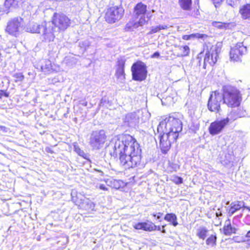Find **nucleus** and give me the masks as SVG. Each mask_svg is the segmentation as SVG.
I'll list each match as a JSON object with an SVG mask.
<instances>
[{
  "label": "nucleus",
  "mask_w": 250,
  "mask_h": 250,
  "mask_svg": "<svg viewBox=\"0 0 250 250\" xmlns=\"http://www.w3.org/2000/svg\"><path fill=\"white\" fill-rule=\"evenodd\" d=\"M113 152L111 156H119L120 164L125 169L139 166L141 161V149L136 140L131 136L121 134L115 137L111 142Z\"/></svg>",
  "instance_id": "f257e3e1"
},
{
  "label": "nucleus",
  "mask_w": 250,
  "mask_h": 250,
  "mask_svg": "<svg viewBox=\"0 0 250 250\" xmlns=\"http://www.w3.org/2000/svg\"><path fill=\"white\" fill-rule=\"evenodd\" d=\"M182 128L181 120L173 115L166 118L160 122L157 127V132L159 133L160 146L163 153H167L171 144L178 138Z\"/></svg>",
  "instance_id": "f03ea898"
},
{
  "label": "nucleus",
  "mask_w": 250,
  "mask_h": 250,
  "mask_svg": "<svg viewBox=\"0 0 250 250\" xmlns=\"http://www.w3.org/2000/svg\"><path fill=\"white\" fill-rule=\"evenodd\" d=\"M27 30L28 32L33 33H42V38L45 42L53 41L55 37L54 28L50 22H44L41 25L36 23H33L27 28Z\"/></svg>",
  "instance_id": "7ed1b4c3"
},
{
  "label": "nucleus",
  "mask_w": 250,
  "mask_h": 250,
  "mask_svg": "<svg viewBox=\"0 0 250 250\" xmlns=\"http://www.w3.org/2000/svg\"><path fill=\"white\" fill-rule=\"evenodd\" d=\"M223 90V103L231 107L238 106L242 101L240 91L236 87L231 85L224 86Z\"/></svg>",
  "instance_id": "20e7f679"
},
{
  "label": "nucleus",
  "mask_w": 250,
  "mask_h": 250,
  "mask_svg": "<svg viewBox=\"0 0 250 250\" xmlns=\"http://www.w3.org/2000/svg\"><path fill=\"white\" fill-rule=\"evenodd\" d=\"M147 10L146 5L143 3L142 2L138 3L134 8V14L135 18H139V20L133 21H130L126 24L127 28H130L132 27L134 28H137L140 26L145 24L146 21L145 19V14Z\"/></svg>",
  "instance_id": "39448f33"
},
{
  "label": "nucleus",
  "mask_w": 250,
  "mask_h": 250,
  "mask_svg": "<svg viewBox=\"0 0 250 250\" xmlns=\"http://www.w3.org/2000/svg\"><path fill=\"white\" fill-rule=\"evenodd\" d=\"M106 138L104 130L93 131L90 135L88 144L93 150H99L104 146Z\"/></svg>",
  "instance_id": "423d86ee"
},
{
  "label": "nucleus",
  "mask_w": 250,
  "mask_h": 250,
  "mask_svg": "<svg viewBox=\"0 0 250 250\" xmlns=\"http://www.w3.org/2000/svg\"><path fill=\"white\" fill-rule=\"evenodd\" d=\"M223 103V94L216 91L212 92L208 101V107L209 111L220 114L221 104Z\"/></svg>",
  "instance_id": "0eeeda50"
},
{
  "label": "nucleus",
  "mask_w": 250,
  "mask_h": 250,
  "mask_svg": "<svg viewBox=\"0 0 250 250\" xmlns=\"http://www.w3.org/2000/svg\"><path fill=\"white\" fill-rule=\"evenodd\" d=\"M131 72L133 80L142 81L146 77V67L145 64L141 61H137L132 64Z\"/></svg>",
  "instance_id": "6e6552de"
},
{
  "label": "nucleus",
  "mask_w": 250,
  "mask_h": 250,
  "mask_svg": "<svg viewBox=\"0 0 250 250\" xmlns=\"http://www.w3.org/2000/svg\"><path fill=\"white\" fill-rule=\"evenodd\" d=\"M124 9L121 6H113L107 9L105 15V21L109 23H113L119 21L123 16Z\"/></svg>",
  "instance_id": "1a4fd4ad"
},
{
  "label": "nucleus",
  "mask_w": 250,
  "mask_h": 250,
  "mask_svg": "<svg viewBox=\"0 0 250 250\" xmlns=\"http://www.w3.org/2000/svg\"><path fill=\"white\" fill-rule=\"evenodd\" d=\"M50 22L52 23L53 27L54 25L59 30L64 31L70 25L71 21L66 15L63 13H55L52 21Z\"/></svg>",
  "instance_id": "9d476101"
},
{
  "label": "nucleus",
  "mask_w": 250,
  "mask_h": 250,
  "mask_svg": "<svg viewBox=\"0 0 250 250\" xmlns=\"http://www.w3.org/2000/svg\"><path fill=\"white\" fill-rule=\"evenodd\" d=\"M220 51V49L217 45H212L209 49L208 48L204 59L203 68L206 69L207 64L212 66L216 62Z\"/></svg>",
  "instance_id": "9b49d317"
},
{
  "label": "nucleus",
  "mask_w": 250,
  "mask_h": 250,
  "mask_svg": "<svg viewBox=\"0 0 250 250\" xmlns=\"http://www.w3.org/2000/svg\"><path fill=\"white\" fill-rule=\"evenodd\" d=\"M247 47L242 42H239L231 48L229 55L230 59L233 62H241L242 56L247 53Z\"/></svg>",
  "instance_id": "f8f14e48"
},
{
  "label": "nucleus",
  "mask_w": 250,
  "mask_h": 250,
  "mask_svg": "<svg viewBox=\"0 0 250 250\" xmlns=\"http://www.w3.org/2000/svg\"><path fill=\"white\" fill-rule=\"evenodd\" d=\"M230 119L227 117L221 120H217L211 123L209 126V133L212 135H215L221 133L225 126L229 124Z\"/></svg>",
  "instance_id": "ddd939ff"
},
{
  "label": "nucleus",
  "mask_w": 250,
  "mask_h": 250,
  "mask_svg": "<svg viewBox=\"0 0 250 250\" xmlns=\"http://www.w3.org/2000/svg\"><path fill=\"white\" fill-rule=\"evenodd\" d=\"M22 20L21 18H14L7 22L5 31L9 34L17 37L20 33V30L21 28V21Z\"/></svg>",
  "instance_id": "4468645a"
},
{
  "label": "nucleus",
  "mask_w": 250,
  "mask_h": 250,
  "mask_svg": "<svg viewBox=\"0 0 250 250\" xmlns=\"http://www.w3.org/2000/svg\"><path fill=\"white\" fill-rule=\"evenodd\" d=\"M125 60L124 58H121L117 62L116 70V76L118 80L121 83H124L125 78Z\"/></svg>",
  "instance_id": "2eb2a0df"
},
{
  "label": "nucleus",
  "mask_w": 250,
  "mask_h": 250,
  "mask_svg": "<svg viewBox=\"0 0 250 250\" xmlns=\"http://www.w3.org/2000/svg\"><path fill=\"white\" fill-rule=\"evenodd\" d=\"M21 1L22 0H5L4 2L5 9H2L0 8V16L3 15L4 13L8 14L9 12L8 9L11 6L16 7Z\"/></svg>",
  "instance_id": "dca6fc26"
},
{
  "label": "nucleus",
  "mask_w": 250,
  "mask_h": 250,
  "mask_svg": "<svg viewBox=\"0 0 250 250\" xmlns=\"http://www.w3.org/2000/svg\"><path fill=\"white\" fill-rule=\"evenodd\" d=\"M244 207V203L243 201H235L230 205L228 210V214L229 216L233 215L237 211Z\"/></svg>",
  "instance_id": "f3484780"
},
{
  "label": "nucleus",
  "mask_w": 250,
  "mask_h": 250,
  "mask_svg": "<svg viewBox=\"0 0 250 250\" xmlns=\"http://www.w3.org/2000/svg\"><path fill=\"white\" fill-rule=\"evenodd\" d=\"M80 207L87 211H92L95 208V204L88 199H84L81 202Z\"/></svg>",
  "instance_id": "a211bd4d"
},
{
  "label": "nucleus",
  "mask_w": 250,
  "mask_h": 250,
  "mask_svg": "<svg viewBox=\"0 0 250 250\" xmlns=\"http://www.w3.org/2000/svg\"><path fill=\"white\" fill-rule=\"evenodd\" d=\"M237 230V229L231 225L229 220L226 221L223 228V231L225 235L229 236L233 233H236Z\"/></svg>",
  "instance_id": "6ab92c4d"
},
{
  "label": "nucleus",
  "mask_w": 250,
  "mask_h": 250,
  "mask_svg": "<svg viewBox=\"0 0 250 250\" xmlns=\"http://www.w3.org/2000/svg\"><path fill=\"white\" fill-rule=\"evenodd\" d=\"M209 230L205 226L199 227L196 230V235L200 239L204 240L208 235Z\"/></svg>",
  "instance_id": "aec40b11"
},
{
  "label": "nucleus",
  "mask_w": 250,
  "mask_h": 250,
  "mask_svg": "<svg viewBox=\"0 0 250 250\" xmlns=\"http://www.w3.org/2000/svg\"><path fill=\"white\" fill-rule=\"evenodd\" d=\"M138 118L134 113L128 114L125 118V122L127 123V125L132 127L136 125L138 123Z\"/></svg>",
  "instance_id": "412c9836"
},
{
  "label": "nucleus",
  "mask_w": 250,
  "mask_h": 250,
  "mask_svg": "<svg viewBox=\"0 0 250 250\" xmlns=\"http://www.w3.org/2000/svg\"><path fill=\"white\" fill-rule=\"evenodd\" d=\"M241 17L243 19H248L250 18V4H247L242 6L239 10Z\"/></svg>",
  "instance_id": "4be33fe9"
},
{
  "label": "nucleus",
  "mask_w": 250,
  "mask_h": 250,
  "mask_svg": "<svg viewBox=\"0 0 250 250\" xmlns=\"http://www.w3.org/2000/svg\"><path fill=\"white\" fill-rule=\"evenodd\" d=\"M164 219L171 223L174 227H176L178 225L177 217L174 213H171L166 214L164 217Z\"/></svg>",
  "instance_id": "5701e85b"
},
{
  "label": "nucleus",
  "mask_w": 250,
  "mask_h": 250,
  "mask_svg": "<svg viewBox=\"0 0 250 250\" xmlns=\"http://www.w3.org/2000/svg\"><path fill=\"white\" fill-rule=\"evenodd\" d=\"M178 3L184 10L189 11L191 9L192 0H179Z\"/></svg>",
  "instance_id": "b1692460"
},
{
  "label": "nucleus",
  "mask_w": 250,
  "mask_h": 250,
  "mask_svg": "<svg viewBox=\"0 0 250 250\" xmlns=\"http://www.w3.org/2000/svg\"><path fill=\"white\" fill-rule=\"evenodd\" d=\"M43 62L44 64H42L41 66V69L42 71L44 72L45 74L49 73L52 69L51 61L48 60H45Z\"/></svg>",
  "instance_id": "393cba45"
},
{
  "label": "nucleus",
  "mask_w": 250,
  "mask_h": 250,
  "mask_svg": "<svg viewBox=\"0 0 250 250\" xmlns=\"http://www.w3.org/2000/svg\"><path fill=\"white\" fill-rule=\"evenodd\" d=\"M217 236L215 233H214L206 239V244L207 245L210 247H214L216 245Z\"/></svg>",
  "instance_id": "a878e982"
},
{
  "label": "nucleus",
  "mask_w": 250,
  "mask_h": 250,
  "mask_svg": "<svg viewBox=\"0 0 250 250\" xmlns=\"http://www.w3.org/2000/svg\"><path fill=\"white\" fill-rule=\"evenodd\" d=\"M234 156L232 155L228 154L225 155V158L222 160V164L228 167L233 166Z\"/></svg>",
  "instance_id": "bb28decb"
},
{
  "label": "nucleus",
  "mask_w": 250,
  "mask_h": 250,
  "mask_svg": "<svg viewBox=\"0 0 250 250\" xmlns=\"http://www.w3.org/2000/svg\"><path fill=\"white\" fill-rule=\"evenodd\" d=\"M237 114L239 117H250V112L244 109L243 107L239 108L237 110Z\"/></svg>",
  "instance_id": "cd10ccee"
},
{
  "label": "nucleus",
  "mask_w": 250,
  "mask_h": 250,
  "mask_svg": "<svg viewBox=\"0 0 250 250\" xmlns=\"http://www.w3.org/2000/svg\"><path fill=\"white\" fill-rule=\"evenodd\" d=\"M74 146V151L80 156L86 158L87 156V154L83 150H82L79 146L78 145V144L76 143H74L73 144Z\"/></svg>",
  "instance_id": "c85d7f7f"
},
{
  "label": "nucleus",
  "mask_w": 250,
  "mask_h": 250,
  "mask_svg": "<svg viewBox=\"0 0 250 250\" xmlns=\"http://www.w3.org/2000/svg\"><path fill=\"white\" fill-rule=\"evenodd\" d=\"M229 23L221 22L218 21H214L212 22V25L214 27L218 29H227L229 26Z\"/></svg>",
  "instance_id": "c756f323"
},
{
  "label": "nucleus",
  "mask_w": 250,
  "mask_h": 250,
  "mask_svg": "<svg viewBox=\"0 0 250 250\" xmlns=\"http://www.w3.org/2000/svg\"><path fill=\"white\" fill-rule=\"evenodd\" d=\"M144 230L151 231L155 229V225L151 222H143Z\"/></svg>",
  "instance_id": "7c9ffc66"
},
{
  "label": "nucleus",
  "mask_w": 250,
  "mask_h": 250,
  "mask_svg": "<svg viewBox=\"0 0 250 250\" xmlns=\"http://www.w3.org/2000/svg\"><path fill=\"white\" fill-rule=\"evenodd\" d=\"M179 50L181 51V56H188L189 53V48L187 45L180 46L179 47Z\"/></svg>",
  "instance_id": "2f4dec72"
},
{
  "label": "nucleus",
  "mask_w": 250,
  "mask_h": 250,
  "mask_svg": "<svg viewBox=\"0 0 250 250\" xmlns=\"http://www.w3.org/2000/svg\"><path fill=\"white\" fill-rule=\"evenodd\" d=\"M168 168L170 172L176 171L179 168V166L176 164L169 162Z\"/></svg>",
  "instance_id": "473e14b6"
},
{
  "label": "nucleus",
  "mask_w": 250,
  "mask_h": 250,
  "mask_svg": "<svg viewBox=\"0 0 250 250\" xmlns=\"http://www.w3.org/2000/svg\"><path fill=\"white\" fill-rule=\"evenodd\" d=\"M190 38L191 39L194 38H199V39H203L205 37H207V35L203 34H199V33H194L189 35Z\"/></svg>",
  "instance_id": "72a5a7b5"
},
{
  "label": "nucleus",
  "mask_w": 250,
  "mask_h": 250,
  "mask_svg": "<svg viewBox=\"0 0 250 250\" xmlns=\"http://www.w3.org/2000/svg\"><path fill=\"white\" fill-rule=\"evenodd\" d=\"M13 77L16 79L15 80L16 82H21L24 79L23 75L21 73H15Z\"/></svg>",
  "instance_id": "f704fd0d"
},
{
  "label": "nucleus",
  "mask_w": 250,
  "mask_h": 250,
  "mask_svg": "<svg viewBox=\"0 0 250 250\" xmlns=\"http://www.w3.org/2000/svg\"><path fill=\"white\" fill-rule=\"evenodd\" d=\"M80 46L81 48H83L85 50L86 49V47H87L89 46V42L85 40L83 42H79Z\"/></svg>",
  "instance_id": "c9c22d12"
},
{
  "label": "nucleus",
  "mask_w": 250,
  "mask_h": 250,
  "mask_svg": "<svg viewBox=\"0 0 250 250\" xmlns=\"http://www.w3.org/2000/svg\"><path fill=\"white\" fill-rule=\"evenodd\" d=\"M173 181L176 184H180L183 182V178L178 176H175Z\"/></svg>",
  "instance_id": "e433bc0d"
},
{
  "label": "nucleus",
  "mask_w": 250,
  "mask_h": 250,
  "mask_svg": "<svg viewBox=\"0 0 250 250\" xmlns=\"http://www.w3.org/2000/svg\"><path fill=\"white\" fill-rule=\"evenodd\" d=\"M134 228L136 229L144 230L143 222L138 223L134 226Z\"/></svg>",
  "instance_id": "4c0bfd02"
},
{
  "label": "nucleus",
  "mask_w": 250,
  "mask_h": 250,
  "mask_svg": "<svg viewBox=\"0 0 250 250\" xmlns=\"http://www.w3.org/2000/svg\"><path fill=\"white\" fill-rule=\"evenodd\" d=\"M2 96L8 97L9 93L7 92L6 91L4 90H0V99H1Z\"/></svg>",
  "instance_id": "58836bf2"
},
{
  "label": "nucleus",
  "mask_w": 250,
  "mask_h": 250,
  "mask_svg": "<svg viewBox=\"0 0 250 250\" xmlns=\"http://www.w3.org/2000/svg\"><path fill=\"white\" fill-rule=\"evenodd\" d=\"M9 128L5 126L0 125V134L2 133H7Z\"/></svg>",
  "instance_id": "ea45409f"
},
{
  "label": "nucleus",
  "mask_w": 250,
  "mask_h": 250,
  "mask_svg": "<svg viewBox=\"0 0 250 250\" xmlns=\"http://www.w3.org/2000/svg\"><path fill=\"white\" fill-rule=\"evenodd\" d=\"M160 31L159 25L156 26H152L150 32L151 33H155Z\"/></svg>",
  "instance_id": "a19ab883"
},
{
  "label": "nucleus",
  "mask_w": 250,
  "mask_h": 250,
  "mask_svg": "<svg viewBox=\"0 0 250 250\" xmlns=\"http://www.w3.org/2000/svg\"><path fill=\"white\" fill-rule=\"evenodd\" d=\"M244 222L247 225H250V215H247L245 217Z\"/></svg>",
  "instance_id": "79ce46f5"
},
{
  "label": "nucleus",
  "mask_w": 250,
  "mask_h": 250,
  "mask_svg": "<svg viewBox=\"0 0 250 250\" xmlns=\"http://www.w3.org/2000/svg\"><path fill=\"white\" fill-rule=\"evenodd\" d=\"M97 188H99L100 189L103 190H107L108 188L106 187V186L104 184H100L99 186H97Z\"/></svg>",
  "instance_id": "37998d69"
},
{
  "label": "nucleus",
  "mask_w": 250,
  "mask_h": 250,
  "mask_svg": "<svg viewBox=\"0 0 250 250\" xmlns=\"http://www.w3.org/2000/svg\"><path fill=\"white\" fill-rule=\"evenodd\" d=\"M162 215H163V213H161V212H159V213H158V214H154V213H153V214H152V215H153L154 217H156L157 219H159L161 218V216H162Z\"/></svg>",
  "instance_id": "c03bdc74"
},
{
  "label": "nucleus",
  "mask_w": 250,
  "mask_h": 250,
  "mask_svg": "<svg viewBox=\"0 0 250 250\" xmlns=\"http://www.w3.org/2000/svg\"><path fill=\"white\" fill-rule=\"evenodd\" d=\"M159 30H161L167 29L168 28V26L167 25H159Z\"/></svg>",
  "instance_id": "a18cd8bd"
},
{
  "label": "nucleus",
  "mask_w": 250,
  "mask_h": 250,
  "mask_svg": "<svg viewBox=\"0 0 250 250\" xmlns=\"http://www.w3.org/2000/svg\"><path fill=\"white\" fill-rule=\"evenodd\" d=\"M182 39L184 40H191L189 35H185L182 36Z\"/></svg>",
  "instance_id": "49530a36"
},
{
  "label": "nucleus",
  "mask_w": 250,
  "mask_h": 250,
  "mask_svg": "<svg viewBox=\"0 0 250 250\" xmlns=\"http://www.w3.org/2000/svg\"><path fill=\"white\" fill-rule=\"evenodd\" d=\"M160 56V54L158 52H155L153 54L151 57L152 58H158Z\"/></svg>",
  "instance_id": "de8ad7c7"
},
{
  "label": "nucleus",
  "mask_w": 250,
  "mask_h": 250,
  "mask_svg": "<svg viewBox=\"0 0 250 250\" xmlns=\"http://www.w3.org/2000/svg\"><path fill=\"white\" fill-rule=\"evenodd\" d=\"M94 1L95 3V4L97 6L98 4L99 5H101V3L104 0H93Z\"/></svg>",
  "instance_id": "09e8293b"
},
{
  "label": "nucleus",
  "mask_w": 250,
  "mask_h": 250,
  "mask_svg": "<svg viewBox=\"0 0 250 250\" xmlns=\"http://www.w3.org/2000/svg\"><path fill=\"white\" fill-rule=\"evenodd\" d=\"M155 227H156L155 229H154V230H159V231H161V229H162V227H160V226H156L155 225Z\"/></svg>",
  "instance_id": "8fccbe9b"
},
{
  "label": "nucleus",
  "mask_w": 250,
  "mask_h": 250,
  "mask_svg": "<svg viewBox=\"0 0 250 250\" xmlns=\"http://www.w3.org/2000/svg\"><path fill=\"white\" fill-rule=\"evenodd\" d=\"M200 55H201V54L197 57V59L199 60L198 63L199 66L201 65V57H200Z\"/></svg>",
  "instance_id": "3c124183"
},
{
  "label": "nucleus",
  "mask_w": 250,
  "mask_h": 250,
  "mask_svg": "<svg viewBox=\"0 0 250 250\" xmlns=\"http://www.w3.org/2000/svg\"><path fill=\"white\" fill-rule=\"evenodd\" d=\"M166 225H163L162 226V229H161V232L162 233H165L166 232V230L165 229V227Z\"/></svg>",
  "instance_id": "603ef678"
},
{
  "label": "nucleus",
  "mask_w": 250,
  "mask_h": 250,
  "mask_svg": "<svg viewBox=\"0 0 250 250\" xmlns=\"http://www.w3.org/2000/svg\"><path fill=\"white\" fill-rule=\"evenodd\" d=\"M245 236L246 238H250V230L248 231Z\"/></svg>",
  "instance_id": "864d4df0"
},
{
  "label": "nucleus",
  "mask_w": 250,
  "mask_h": 250,
  "mask_svg": "<svg viewBox=\"0 0 250 250\" xmlns=\"http://www.w3.org/2000/svg\"><path fill=\"white\" fill-rule=\"evenodd\" d=\"M222 214L221 211L216 212V215L217 217L222 216Z\"/></svg>",
  "instance_id": "5fc2aeb1"
},
{
  "label": "nucleus",
  "mask_w": 250,
  "mask_h": 250,
  "mask_svg": "<svg viewBox=\"0 0 250 250\" xmlns=\"http://www.w3.org/2000/svg\"><path fill=\"white\" fill-rule=\"evenodd\" d=\"M214 2L218 3L221 1H222L223 0H212Z\"/></svg>",
  "instance_id": "6e6d98bb"
},
{
  "label": "nucleus",
  "mask_w": 250,
  "mask_h": 250,
  "mask_svg": "<svg viewBox=\"0 0 250 250\" xmlns=\"http://www.w3.org/2000/svg\"><path fill=\"white\" fill-rule=\"evenodd\" d=\"M230 1L232 2L231 3H229L230 5H232V4H234L235 2H236L237 0H230Z\"/></svg>",
  "instance_id": "4d7b16f0"
},
{
  "label": "nucleus",
  "mask_w": 250,
  "mask_h": 250,
  "mask_svg": "<svg viewBox=\"0 0 250 250\" xmlns=\"http://www.w3.org/2000/svg\"><path fill=\"white\" fill-rule=\"evenodd\" d=\"M244 208H246L247 209H248L249 211H250V207H245Z\"/></svg>",
  "instance_id": "13d9d810"
},
{
  "label": "nucleus",
  "mask_w": 250,
  "mask_h": 250,
  "mask_svg": "<svg viewBox=\"0 0 250 250\" xmlns=\"http://www.w3.org/2000/svg\"><path fill=\"white\" fill-rule=\"evenodd\" d=\"M83 104L84 105V106H86L87 102H85V103Z\"/></svg>",
  "instance_id": "bf43d9fd"
}]
</instances>
